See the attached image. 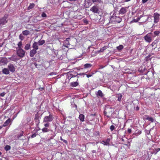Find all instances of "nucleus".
Masks as SVG:
<instances>
[{
	"label": "nucleus",
	"mask_w": 160,
	"mask_h": 160,
	"mask_svg": "<svg viewBox=\"0 0 160 160\" xmlns=\"http://www.w3.org/2000/svg\"><path fill=\"white\" fill-rule=\"evenodd\" d=\"M104 113L105 115L108 118H110V116L107 115V112L106 111V109H105L104 112Z\"/></svg>",
	"instance_id": "44"
},
{
	"label": "nucleus",
	"mask_w": 160,
	"mask_h": 160,
	"mask_svg": "<svg viewBox=\"0 0 160 160\" xmlns=\"http://www.w3.org/2000/svg\"><path fill=\"white\" fill-rule=\"evenodd\" d=\"M8 60L6 58H2L0 60V64L2 65L6 64L8 63Z\"/></svg>",
	"instance_id": "11"
},
{
	"label": "nucleus",
	"mask_w": 160,
	"mask_h": 160,
	"mask_svg": "<svg viewBox=\"0 0 160 160\" xmlns=\"http://www.w3.org/2000/svg\"><path fill=\"white\" fill-rule=\"evenodd\" d=\"M70 40V38H67L66 40L65 41V43L66 44L70 45V43H69V40Z\"/></svg>",
	"instance_id": "40"
},
{
	"label": "nucleus",
	"mask_w": 160,
	"mask_h": 160,
	"mask_svg": "<svg viewBox=\"0 0 160 160\" xmlns=\"http://www.w3.org/2000/svg\"><path fill=\"white\" fill-rule=\"evenodd\" d=\"M11 60L13 61H15L18 60L16 58L14 57V56H12V57L9 58Z\"/></svg>",
	"instance_id": "42"
},
{
	"label": "nucleus",
	"mask_w": 160,
	"mask_h": 160,
	"mask_svg": "<svg viewBox=\"0 0 160 160\" xmlns=\"http://www.w3.org/2000/svg\"><path fill=\"white\" fill-rule=\"evenodd\" d=\"M17 54L19 57L22 58L25 56V51L22 49H18L17 50Z\"/></svg>",
	"instance_id": "5"
},
{
	"label": "nucleus",
	"mask_w": 160,
	"mask_h": 160,
	"mask_svg": "<svg viewBox=\"0 0 160 160\" xmlns=\"http://www.w3.org/2000/svg\"><path fill=\"white\" fill-rule=\"evenodd\" d=\"M38 42V45L41 46L45 42V41L44 40H39Z\"/></svg>",
	"instance_id": "31"
},
{
	"label": "nucleus",
	"mask_w": 160,
	"mask_h": 160,
	"mask_svg": "<svg viewBox=\"0 0 160 160\" xmlns=\"http://www.w3.org/2000/svg\"><path fill=\"white\" fill-rule=\"evenodd\" d=\"M37 52L36 50L35 49H32L30 51V56L32 57L36 54Z\"/></svg>",
	"instance_id": "15"
},
{
	"label": "nucleus",
	"mask_w": 160,
	"mask_h": 160,
	"mask_svg": "<svg viewBox=\"0 0 160 160\" xmlns=\"http://www.w3.org/2000/svg\"><path fill=\"white\" fill-rule=\"evenodd\" d=\"M155 35H158L160 33V31H155L154 32Z\"/></svg>",
	"instance_id": "48"
},
{
	"label": "nucleus",
	"mask_w": 160,
	"mask_h": 160,
	"mask_svg": "<svg viewBox=\"0 0 160 160\" xmlns=\"http://www.w3.org/2000/svg\"><path fill=\"white\" fill-rule=\"evenodd\" d=\"M30 46V44H29V43L27 44H26V45H25V49L26 50H28Z\"/></svg>",
	"instance_id": "36"
},
{
	"label": "nucleus",
	"mask_w": 160,
	"mask_h": 160,
	"mask_svg": "<svg viewBox=\"0 0 160 160\" xmlns=\"http://www.w3.org/2000/svg\"><path fill=\"white\" fill-rule=\"evenodd\" d=\"M35 66L37 68H38V66H40V65H38L36 62H35L34 63Z\"/></svg>",
	"instance_id": "58"
},
{
	"label": "nucleus",
	"mask_w": 160,
	"mask_h": 160,
	"mask_svg": "<svg viewBox=\"0 0 160 160\" xmlns=\"http://www.w3.org/2000/svg\"><path fill=\"white\" fill-rule=\"evenodd\" d=\"M90 11L94 13L99 14V7L97 5H94L90 9Z\"/></svg>",
	"instance_id": "3"
},
{
	"label": "nucleus",
	"mask_w": 160,
	"mask_h": 160,
	"mask_svg": "<svg viewBox=\"0 0 160 160\" xmlns=\"http://www.w3.org/2000/svg\"><path fill=\"white\" fill-rule=\"evenodd\" d=\"M146 119L148 120L149 121H151V122H153L154 121V120L152 118L149 117L148 116L146 118Z\"/></svg>",
	"instance_id": "29"
},
{
	"label": "nucleus",
	"mask_w": 160,
	"mask_h": 160,
	"mask_svg": "<svg viewBox=\"0 0 160 160\" xmlns=\"http://www.w3.org/2000/svg\"><path fill=\"white\" fill-rule=\"evenodd\" d=\"M23 132H21L19 134H18L17 136V138L18 139H19L22 136H23Z\"/></svg>",
	"instance_id": "32"
},
{
	"label": "nucleus",
	"mask_w": 160,
	"mask_h": 160,
	"mask_svg": "<svg viewBox=\"0 0 160 160\" xmlns=\"http://www.w3.org/2000/svg\"><path fill=\"white\" fill-rule=\"evenodd\" d=\"M116 97L118 98V100L119 101H121V98L122 97V95L120 93L118 94L117 95Z\"/></svg>",
	"instance_id": "23"
},
{
	"label": "nucleus",
	"mask_w": 160,
	"mask_h": 160,
	"mask_svg": "<svg viewBox=\"0 0 160 160\" xmlns=\"http://www.w3.org/2000/svg\"><path fill=\"white\" fill-rule=\"evenodd\" d=\"M84 67L83 68H89L92 67V65L90 63H87L85 64L84 65Z\"/></svg>",
	"instance_id": "27"
},
{
	"label": "nucleus",
	"mask_w": 160,
	"mask_h": 160,
	"mask_svg": "<svg viewBox=\"0 0 160 160\" xmlns=\"http://www.w3.org/2000/svg\"><path fill=\"white\" fill-rule=\"evenodd\" d=\"M123 48V46L122 45H120L119 46L117 47V49L119 50H121Z\"/></svg>",
	"instance_id": "38"
},
{
	"label": "nucleus",
	"mask_w": 160,
	"mask_h": 160,
	"mask_svg": "<svg viewBox=\"0 0 160 160\" xmlns=\"http://www.w3.org/2000/svg\"><path fill=\"white\" fill-rule=\"evenodd\" d=\"M103 143H102L104 145L107 146H109V142H110V140L109 138H108L106 141H102Z\"/></svg>",
	"instance_id": "19"
},
{
	"label": "nucleus",
	"mask_w": 160,
	"mask_h": 160,
	"mask_svg": "<svg viewBox=\"0 0 160 160\" xmlns=\"http://www.w3.org/2000/svg\"><path fill=\"white\" fill-rule=\"evenodd\" d=\"M8 68L9 71L12 73H13L15 71L16 69L14 65L12 64L11 63L9 64L8 65Z\"/></svg>",
	"instance_id": "9"
},
{
	"label": "nucleus",
	"mask_w": 160,
	"mask_h": 160,
	"mask_svg": "<svg viewBox=\"0 0 160 160\" xmlns=\"http://www.w3.org/2000/svg\"><path fill=\"white\" fill-rule=\"evenodd\" d=\"M79 118L81 121L83 122L84 121V116L82 114H80L79 116Z\"/></svg>",
	"instance_id": "25"
},
{
	"label": "nucleus",
	"mask_w": 160,
	"mask_h": 160,
	"mask_svg": "<svg viewBox=\"0 0 160 160\" xmlns=\"http://www.w3.org/2000/svg\"><path fill=\"white\" fill-rule=\"evenodd\" d=\"M49 126V124L48 122H47V123L44 124V126L45 127V128L48 127Z\"/></svg>",
	"instance_id": "52"
},
{
	"label": "nucleus",
	"mask_w": 160,
	"mask_h": 160,
	"mask_svg": "<svg viewBox=\"0 0 160 160\" xmlns=\"http://www.w3.org/2000/svg\"><path fill=\"white\" fill-rule=\"evenodd\" d=\"M151 55H148L146 57V61H148L149 60H150L151 58H150Z\"/></svg>",
	"instance_id": "39"
},
{
	"label": "nucleus",
	"mask_w": 160,
	"mask_h": 160,
	"mask_svg": "<svg viewBox=\"0 0 160 160\" xmlns=\"http://www.w3.org/2000/svg\"><path fill=\"white\" fill-rule=\"evenodd\" d=\"M2 72L5 74H9L10 72L8 68H4L2 69Z\"/></svg>",
	"instance_id": "18"
},
{
	"label": "nucleus",
	"mask_w": 160,
	"mask_h": 160,
	"mask_svg": "<svg viewBox=\"0 0 160 160\" xmlns=\"http://www.w3.org/2000/svg\"><path fill=\"white\" fill-rule=\"evenodd\" d=\"M127 8H128L126 7L121 8L119 11V14L123 15L125 14L127 11Z\"/></svg>",
	"instance_id": "12"
},
{
	"label": "nucleus",
	"mask_w": 160,
	"mask_h": 160,
	"mask_svg": "<svg viewBox=\"0 0 160 160\" xmlns=\"http://www.w3.org/2000/svg\"><path fill=\"white\" fill-rule=\"evenodd\" d=\"M35 120V122L38 125L40 123V121L39 120Z\"/></svg>",
	"instance_id": "54"
},
{
	"label": "nucleus",
	"mask_w": 160,
	"mask_h": 160,
	"mask_svg": "<svg viewBox=\"0 0 160 160\" xmlns=\"http://www.w3.org/2000/svg\"><path fill=\"white\" fill-rule=\"evenodd\" d=\"M22 45V42L20 41V42H19L18 44V47L19 48L18 49H22V48H21Z\"/></svg>",
	"instance_id": "41"
},
{
	"label": "nucleus",
	"mask_w": 160,
	"mask_h": 160,
	"mask_svg": "<svg viewBox=\"0 0 160 160\" xmlns=\"http://www.w3.org/2000/svg\"><path fill=\"white\" fill-rule=\"evenodd\" d=\"M127 131H128V132L129 133H131V131H132L131 129H130V128H128Z\"/></svg>",
	"instance_id": "56"
},
{
	"label": "nucleus",
	"mask_w": 160,
	"mask_h": 160,
	"mask_svg": "<svg viewBox=\"0 0 160 160\" xmlns=\"http://www.w3.org/2000/svg\"><path fill=\"white\" fill-rule=\"evenodd\" d=\"M8 15L5 14L4 17L0 19V25H4L7 22L6 19L8 18Z\"/></svg>",
	"instance_id": "8"
},
{
	"label": "nucleus",
	"mask_w": 160,
	"mask_h": 160,
	"mask_svg": "<svg viewBox=\"0 0 160 160\" xmlns=\"http://www.w3.org/2000/svg\"><path fill=\"white\" fill-rule=\"evenodd\" d=\"M41 16L43 18H46L47 17V15L45 13L43 12L41 14Z\"/></svg>",
	"instance_id": "46"
},
{
	"label": "nucleus",
	"mask_w": 160,
	"mask_h": 160,
	"mask_svg": "<svg viewBox=\"0 0 160 160\" xmlns=\"http://www.w3.org/2000/svg\"><path fill=\"white\" fill-rule=\"evenodd\" d=\"M160 15L159 14L157 13H155L153 15V17L154 18V22L157 23L159 20V17Z\"/></svg>",
	"instance_id": "10"
},
{
	"label": "nucleus",
	"mask_w": 160,
	"mask_h": 160,
	"mask_svg": "<svg viewBox=\"0 0 160 160\" xmlns=\"http://www.w3.org/2000/svg\"><path fill=\"white\" fill-rule=\"evenodd\" d=\"M60 140H61L62 141H63L64 142H65L66 143H68L67 141L66 140L63 139L62 138V137H61L60 138Z\"/></svg>",
	"instance_id": "50"
},
{
	"label": "nucleus",
	"mask_w": 160,
	"mask_h": 160,
	"mask_svg": "<svg viewBox=\"0 0 160 160\" xmlns=\"http://www.w3.org/2000/svg\"><path fill=\"white\" fill-rule=\"evenodd\" d=\"M138 21L137 20V19H133V20L131 21V23H132V22H138Z\"/></svg>",
	"instance_id": "51"
},
{
	"label": "nucleus",
	"mask_w": 160,
	"mask_h": 160,
	"mask_svg": "<svg viewBox=\"0 0 160 160\" xmlns=\"http://www.w3.org/2000/svg\"><path fill=\"white\" fill-rule=\"evenodd\" d=\"M78 75V73L77 72L71 71L67 73L68 78L69 79H70L72 77H75Z\"/></svg>",
	"instance_id": "2"
},
{
	"label": "nucleus",
	"mask_w": 160,
	"mask_h": 160,
	"mask_svg": "<svg viewBox=\"0 0 160 160\" xmlns=\"http://www.w3.org/2000/svg\"><path fill=\"white\" fill-rule=\"evenodd\" d=\"M42 130L43 132H50L51 135H53L51 137V138H53L55 136V134L53 132L52 130H50L47 128H44L42 129Z\"/></svg>",
	"instance_id": "7"
},
{
	"label": "nucleus",
	"mask_w": 160,
	"mask_h": 160,
	"mask_svg": "<svg viewBox=\"0 0 160 160\" xmlns=\"http://www.w3.org/2000/svg\"><path fill=\"white\" fill-rule=\"evenodd\" d=\"M19 38L21 40H22L24 39V37L22 34H20L19 36Z\"/></svg>",
	"instance_id": "45"
},
{
	"label": "nucleus",
	"mask_w": 160,
	"mask_h": 160,
	"mask_svg": "<svg viewBox=\"0 0 160 160\" xmlns=\"http://www.w3.org/2000/svg\"><path fill=\"white\" fill-rule=\"evenodd\" d=\"M104 68V67H103V66H100V67L98 68V69H102V68Z\"/></svg>",
	"instance_id": "63"
},
{
	"label": "nucleus",
	"mask_w": 160,
	"mask_h": 160,
	"mask_svg": "<svg viewBox=\"0 0 160 160\" xmlns=\"http://www.w3.org/2000/svg\"><path fill=\"white\" fill-rule=\"evenodd\" d=\"M37 89L40 92L44 91V88H37Z\"/></svg>",
	"instance_id": "43"
},
{
	"label": "nucleus",
	"mask_w": 160,
	"mask_h": 160,
	"mask_svg": "<svg viewBox=\"0 0 160 160\" xmlns=\"http://www.w3.org/2000/svg\"><path fill=\"white\" fill-rule=\"evenodd\" d=\"M107 48V47L106 46H104L103 47V48H101L99 50H98L97 52H103L104 50L106 49Z\"/></svg>",
	"instance_id": "26"
},
{
	"label": "nucleus",
	"mask_w": 160,
	"mask_h": 160,
	"mask_svg": "<svg viewBox=\"0 0 160 160\" xmlns=\"http://www.w3.org/2000/svg\"><path fill=\"white\" fill-rule=\"evenodd\" d=\"M144 39L145 40L148 42H150L152 41V38L148 35L147 34L144 37Z\"/></svg>",
	"instance_id": "17"
},
{
	"label": "nucleus",
	"mask_w": 160,
	"mask_h": 160,
	"mask_svg": "<svg viewBox=\"0 0 160 160\" xmlns=\"http://www.w3.org/2000/svg\"><path fill=\"white\" fill-rule=\"evenodd\" d=\"M150 18L151 17V16H150ZM147 17V16H144V18H143V20L142 22H145L147 21L149 18H150V17L149 16L148 17Z\"/></svg>",
	"instance_id": "24"
},
{
	"label": "nucleus",
	"mask_w": 160,
	"mask_h": 160,
	"mask_svg": "<svg viewBox=\"0 0 160 160\" xmlns=\"http://www.w3.org/2000/svg\"><path fill=\"white\" fill-rule=\"evenodd\" d=\"M32 48H33V49L38 50V43L35 42L33 43Z\"/></svg>",
	"instance_id": "20"
},
{
	"label": "nucleus",
	"mask_w": 160,
	"mask_h": 160,
	"mask_svg": "<svg viewBox=\"0 0 160 160\" xmlns=\"http://www.w3.org/2000/svg\"><path fill=\"white\" fill-rule=\"evenodd\" d=\"M94 74V73L93 72H91L90 73V74H86V75L87 76V77L88 78H89L90 77H91L92 76V75Z\"/></svg>",
	"instance_id": "35"
},
{
	"label": "nucleus",
	"mask_w": 160,
	"mask_h": 160,
	"mask_svg": "<svg viewBox=\"0 0 160 160\" xmlns=\"http://www.w3.org/2000/svg\"><path fill=\"white\" fill-rule=\"evenodd\" d=\"M6 93L3 92L0 94V95L1 97H3L5 94Z\"/></svg>",
	"instance_id": "53"
},
{
	"label": "nucleus",
	"mask_w": 160,
	"mask_h": 160,
	"mask_svg": "<svg viewBox=\"0 0 160 160\" xmlns=\"http://www.w3.org/2000/svg\"><path fill=\"white\" fill-rule=\"evenodd\" d=\"M40 118V116H39L38 113L37 112L36 114L35 115V118H34V120H39V118Z\"/></svg>",
	"instance_id": "33"
},
{
	"label": "nucleus",
	"mask_w": 160,
	"mask_h": 160,
	"mask_svg": "<svg viewBox=\"0 0 160 160\" xmlns=\"http://www.w3.org/2000/svg\"><path fill=\"white\" fill-rule=\"evenodd\" d=\"M54 74H55V72H51L49 74V75H54Z\"/></svg>",
	"instance_id": "57"
},
{
	"label": "nucleus",
	"mask_w": 160,
	"mask_h": 160,
	"mask_svg": "<svg viewBox=\"0 0 160 160\" xmlns=\"http://www.w3.org/2000/svg\"><path fill=\"white\" fill-rule=\"evenodd\" d=\"M86 72H84V73H79V74H78V75H86Z\"/></svg>",
	"instance_id": "62"
},
{
	"label": "nucleus",
	"mask_w": 160,
	"mask_h": 160,
	"mask_svg": "<svg viewBox=\"0 0 160 160\" xmlns=\"http://www.w3.org/2000/svg\"><path fill=\"white\" fill-rule=\"evenodd\" d=\"M155 150L157 152H158L160 150V148H158L157 149H155Z\"/></svg>",
	"instance_id": "61"
},
{
	"label": "nucleus",
	"mask_w": 160,
	"mask_h": 160,
	"mask_svg": "<svg viewBox=\"0 0 160 160\" xmlns=\"http://www.w3.org/2000/svg\"><path fill=\"white\" fill-rule=\"evenodd\" d=\"M11 148V147L10 146L7 145L4 148V149L6 151L9 150Z\"/></svg>",
	"instance_id": "37"
},
{
	"label": "nucleus",
	"mask_w": 160,
	"mask_h": 160,
	"mask_svg": "<svg viewBox=\"0 0 160 160\" xmlns=\"http://www.w3.org/2000/svg\"><path fill=\"white\" fill-rule=\"evenodd\" d=\"M92 153H95L96 152V151L95 150H92Z\"/></svg>",
	"instance_id": "64"
},
{
	"label": "nucleus",
	"mask_w": 160,
	"mask_h": 160,
	"mask_svg": "<svg viewBox=\"0 0 160 160\" xmlns=\"http://www.w3.org/2000/svg\"><path fill=\"white\" fill-rule=\"evenodd\" d=\"M11 119L10 118H9L8 120H7L3 123V127H6L8 125L9 123H11Z\"/></svg>",
	"instance_id": "16"
},
{
	"label": "nucleus",
	"mask_w": 160,
	"mask_h": 160,
	"mask_svg": "<svg viewBox=\"0 0 160 160\" xmlns=\"http://www.w3.org/2000/svg\"><path fill=\"white\" fill-rule=\"evenodd\" d=\"M122 20L121 18L116 16V14L114 12L112 16H111L110 18L109 23L113 24L120 23Z\"/></svg>",
	"instance_id": "1"
},
{
	"label": "nucleus",
	"mask_w": 160,
	"mask_h": 160,
	"mask_svg": "<svg viewBox=\"0 0 160 160\" xmlns=\"http://www.w3.org/2000/svg\"><path fill=\"white\" fill-rule=\"evenodd\" d=\"M106 109V111L107 112L108 114H112V108H107Z\"/></svg>",
	"instance_id": "22"
},
{
	"label": "nucleus",
	"mask_w": 160,
	"mask_h": 160,
	"mask_svg": "<svg viewBox=\"0 0 160 160\" xmlns=\"http://www.w3.org/2000/svg\"><path fill=\"white\" fill-rule=\"evenodd\" d=\"M22 33L23 35L27 36L29 34L30 32L28 30H26L22 31Z\"/></svg>",
	"instance_id": "28"
},
{
	"label": "nucleus",
	"mask_w": 160,
	"mask_h": 160,
	"mask_svg": "<svg viewBox=\"0 0 160 160\" xmlns=\"http://www.w3.org/2000/svg\"><path fill=\"white\" fill-rule=\"evenodd\" d=\"M96 94L97 96L98 97H100L101 98H102L104 96V94L100 90H99L97 92H96Z\"/></svg>",
	"instance_id": "14"
},
{
	"label": "nucleus",
	"mask_w": 160,
	"mask_h": 160,
	"mask_svg": "<svg viewBox=\"0 0 160 160\" xmlns=\"http://www.w3.org/2000/svg\"><path fill=\"white\" fill-rule=\"evenodd\" d=\"M142 17V15H141L137 19V20L138 21H138H139L140 18Z\"/></svg>",
	"instance_id": "55"
},
{
	"label": "nucleus",
	"mask_w": 160,
	"mask_h": 160,
	"mask_svg": "<svg viewBox=\"0 0 160 160\" xmlns=\"http://www.w3.org/2000/svg\"><path fill=\"white\" fill-rule=\"evenodd\" d=\"M53 119V117L52 115L50 114L49 116H45L43 119V122H48L52 121Z\"/></svg>",
	"instance_id": "6"
},
{
	"label": "nucleus",
	"mask_w": 160,
	"mask_h": 160,
	"mask_svg": "<svg viewBox=\"0 0 160 160\" xmlns=\"http://www.w3.org/2000/svg\"><path fill=\"white\" fill-rule=\"evenodd\" d=\"M92 2L93 3H101L102 2L101 0H92Z\"/></svg>",
	"instance_id": "34"
},
{
	"label": "nucleus",
	"mask_w": 160,
	"mask_h": 160,
	"mask_svg": "<svg viewBox=\"0 0 160 160\" xmlns=\"http://www.w3.org/2000/svg\"><path fill=\"white\" fill-rule=\"evenodd\" d=\"M148 0H142V3H145Z\"/></svg>",
	"instance_id": "59"
},
{
	"label": "nucleus",
	"mask_w": 160,
	"mask_h": 160,
	"mask_svg": "<svg viewBox=\"0 0 160 160\" xmlns=\"http://www.w3.org/2000/svg\"><path fill=\"white\" fill-rule=\"evenodd\" d=\"M114 128H115V126L113 125H112L110 127V129L111 131H113V130L114 129Z\"/></svg>",
	"instance_id": "47"
},
{
	"label": "nucleus",
	"mask_w": 160,
	"mask_h": 160,
	"mask_svg": "<svg viewBox=\"0 0 160 160\" xmlns=\"http://www.w3.org/2000/svg\"><path fill=\"white\" fill-rule=\"evenodd\" d=\"M37 134L36 133H34L32 135H31V138H35V137H36L37 136Z\"/></svg>",
	"instance_id": "49"
},
{
	"label": "nucleus",
	"mask_w": 160,
	"mask_h": 160,
	"mask_svg": "<svg viewBox=\"0 0 160 160\" xmlns=\"http://www.w3.org/2000/svg\"><path fill=\"white\" fill-rule=\"evenodd\" d=\"M139 107L138 106H137V107H136V111H138L139 110Z\"/></svg>",
	"instance_id": "60"
},
{
	"label": "nucleus",
	"mask_w": 160,
	"mask_h": 160,
	"mask_svg": "<svg viewBox=\"0 0 160 160\" xmlns=\"http://www.w3.org/2000/svg\"><path fill=\"white\" fill-rule=\"evenodd\" d=\"M89 119L90 121H93L96 122L97 120L99 121L98 118V115L96 113L90 114L89 116Z\"/></svg>",
	"instance_id": "4"
},
{
	"label": "nucleus",
	"mask_w": 160,
	"mask_h": 160,
	"mask_svg": "<svg viewBox=\"0 0 160 160\" xmlns=\"http://www.w3.org/2000/svg\"><path fill=\"white\" fill-rule=\"evenodd\" d=\"M34 6H35V4L34 3H31L28 7V10H29L31 9H32L34 7Z\"/></svg>",
	"instance_id": "30"
},
{
	"label": "nucleus",
	"mask_w": 160,
	"mask_h": 160,
	"mask_svg": "<svg viewBox=\"0 0 160 160\" xmlns=\"http://www.w3.org/2000/svg\"><path fill=\"white\" fill-rule=\"evenodd\" d=\"M135 108V106L133 103H131L127 106V109L129 110L132 111Z\"/></svg>",
	"instance_id": "13"
},
{
	"label": "nucleus",
	"mask_w": 160,
	"mask_h": 160,
	"mask_svg": "<svg viewBox=\"0 0 160 160\" xmlns=\"http://www.w3.org/2000/svg\"><path fill=\"white\" fill-rule=\"evenodd\" d=\"M78 85V83L77 81L73 82L70 83V85L73 87H75Z\"/></svg>",
	"instance_id": "21"
}]
</instances>
